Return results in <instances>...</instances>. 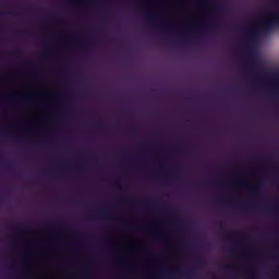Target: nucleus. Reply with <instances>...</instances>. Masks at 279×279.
I'll use <instances>...</instances> for the list:
<instances>
[{
	"mask_svg": "<svg viewBox=\"0 0 279 279\" xmlns=\"http://www.w3.org/2000/svg\"><path fill=\"white\" fill-rule=\"evenodd\" d=\"M279 27V12L270 15L265 22L253 24L248 27L246 48L248 56H252L254 51V46L258 40H260L262 36H268V34H272L274 29Z\"/></svg>",
	"mask_w": 279,
	"mask_h": 279,
	"instance_id": "obj_1",
	"label": "nucleus"
},
{
	"mask_svg": "<svg viewBox=\"0 0 279 279\" xmlns=\"http://www.w3.org/2000/svg\"><path fill=\"white\" fill-rule=\"evenodd\" d=\"M184 278H195L197 276V270L195 268H191L189 270H186L183 274Z\"/></svg>",
	"mask_w": 279,
	"mask_h": 279,
	"instance_id": "obj_2",
	"label": "nucleus"
},
{
	"mask_svg": "<svg viewBox=\"0 0 279 279\" xmlns=\"http://www.w3.org/2000/svg\"><path fill=\"white\" fill-rule=\"evenodd\" d=\"M222 11H223L222 4H216L211 10V14H221Z\"/></svg>",
	"mask_w": 279,
	"mask_h": 279,
	"instance_id": "obj_3",
	"label": "nucleus"
},
{
	"mask_svg": "<svg viewBox=\"0 0 279 279\" xmlns=\"http://www.w3.org/2000/svg\"><path fill=\"white\" fill-rule=\"evenodd\" d=\"M11 229H13L14 232H25V226H23V225L13 226V227H11Z\"/></svg>",
	"mask_w": 279,
	"mask_h": 279,
	"instance_id": "obj_4",
	"label": "nucleus"
},
{
	"mask_svg": "<svg viewBox=\"0 0 279 279\" xmlns=\"http://www.w3.org/2000/svg\"><path fill=\"white\" fill-rule=\"evenodd\" d=\"M196 264L197 267H204V265H206V259H204V257H198Z\"/></svg>",
	"mask_w": 279,
	"mask_h": 279,
	"instance_id": "obj_5",
	"label": "nucleus"
},
{
	"mask_svg": "<svg viewBox=\"0 0 279 279\" xmlns=\"http://www.w3.org/2000/svg\"><path fill=\"white\" fill-rule=\"evenodd\" d=\"M207 27H209L210 29H219V25L215 22H210L209 24H207Z\"/></svg>",
	"mask_w": 279,
	"mask_h": 279,
	"instance_id": "obj_6",
	"label": "nucleus"
},
{
	"mask_svg": "<svg viewBox=\"0 0 279 279\" xmlns=\"http://www.w3.org/2000/svg\"><path fill=\"white\" fill-rule=\"evenodd\" d=\"M236 210H240L241 213H250L252 207H236Z\"/></svg>",
	"mask_w": 279,
	"mask_h": 279,
	"instance_id": "obj_7",
	"label": "nucleus"
},
{
	"mask_svg": "<svg viewBox=\"0 0 279 279\" xmlns=\"http://www.w3.org/2000/svg\"><path fill=\"white\" fill-rule=\"evenodd\" d=\"M146 23H155L154 15L147 14V15H146Z\"/></svg>",
	"mask_w": 279,
	"mask_h": 279,
	"instance_id": "obj_8",
	"label": "nucleus"
},
{
	"mask_svg": "<svg viewBox=\"0 0 279 279\" xmlns=\"http://www.w3.org/2000/svg\"><path fill=\"white\" fill-rule=\"evenodd\" d=\"M260 196V187H256L253 190V197H259Z\"/></svg>",
	"mask_w": 279,
	"mask_h": 279,
	"instance_id": "obj_9",
	"label": "nucleus"
},
{
	"mask_svg": "<svg viewBox=\"0 0 279 279\" xmlns=\"http://www.w3.org/2000/svg\"><path fill=\"white\" fill-rule=\"evenodd\" d=\"M12 56H14L15 58H21V50H15Z\"/></svg>",
	"mask_w": 279,
	"mask_h": 279,
	"instance_id": "obj_10",
	"label": "nucleus"
},
{
	"mask_svg": "<svg viewBox=\"0 0 279 279\" xmlns=\"http://www.w3.org/2000/svg\"><path fill=\"white\" fill-rule=\"evenodd\" d=\"M73 5H82V2H72Z\"/></svg>",
	"mask_w": 279,
	"mask_h": 279,
	"instance_id": "obj_11",
	"label": "nucleus"
},
{
	"mask_svg": "<svg viewBox=\"0 0 279 279\" xmlns=\"http://www.w3.org/2000/svg\"><path fill=\"white\" fill-rule=\"evenodd\" d=\"M114 186H117L118 189H121V185L119 184V182H116Z\"/></svg>",
	"mask_w": 279,
	"mask_h": 279,
	"instance_id": "obj_12",
	"label": "nucleus"
},
{
	"mask_svg": "<svg viewBox=\"0 0 279 279\" xmlns=\"http://www.w3.org/2000/svg\"><path fill=\"white\" fill-rule=\"evenodd\" d=\"M227 269H236V267H233V266H227Z\"/></svg>",
	"mask_w": 279,
	"mask_h": 279,
	"instance_id": "obj_13",
	"label": "nucleus"
},
{
	"mask_svg": "<svg viewBox=\"0 0 279 279\" xmlns=\"http://www.w3.org/2000/svg\"><path fill=\"white\" fill-rule=\"evenodd\" d=\"M160 236H162V234H160V233H157V234H156V238H157V239H160Z\"/></svg>",
	"mask_w": 279,
	"mask_h": 279,
	"instance_id": "obj_14",
	"label": "nucleus"
},
{
	"mask_svg": "<svg viewBox=\"0 0 279 279\" xmlns=\"http://www.w3.org/2000/svg\"><path fill=\"white\" fill-rule=\"evenodd\" d=\"M227 239H234V236H232V234L227 235Z\"/></svg>",
	"mask_w": 279,
	"mask_h": 279,
	"instance_id": "obj_15",
	"label": "nucleus"
},
{
	"mask_svg": "<svg viewBox=\"0 0 279 279\" xmlns=\"http://www.w3.org/2000/svg\"><path fill=\"white\" fill-rule=\"evenodd\" d=\"M259 210H264V211H267V207H264V208H259Z\"/></svg>",
	"mask_w": 279,
	"mask_h": 279,
	"instance_id": "obj_16",
	"label": "nucleus"
},
{
	"mask_svg": "<svg viewBox=\"0 0 279 279\" xmlns=\"http://www.w3.org/2000/svg\"><path fill=\"white\" fill-rule=\"evenodd\" d=\"M274 207L278 206V203L277 202H274L272 203Z\"/></svg>",
	"mask_w": 279,
	"mask_h": 279,
	"instance_id": "obj_17",
	"label": "nucleus"
},
{
	"mask_svg": "<svg viewBox=\"0 0 279 279\" xmlns=\"http://www.w3.org/2000/svg\"><path fill=\"white\" fill-rule=\"evenodd\" d=\"M231 254H232V255H235V254H236V251H232Z\"/></svg>",
	"mask_w": 279,
	"mask_h": 279,
	"instance_id": "obj_18",
	"label": "nucleus"
},
{
	"mask_svg": "<svg viewBox=\"0 0 279 279\" xmlns=\"http://www.w3.org/2000/svg\"><path fill=\"white\" fill-rule=\"evenodd\" d=\"M264 256H269V253H263Z\"/></svg>",
	"mask_w": 279,
	"mask_h": 279,
	"instance_id": "obj_19",
	"label": "nucleus"
},
{
	"mask_svg": "<svg viewBox=\"0 0 279 279\" xmlns=\"http://www.w3.org/2000/svg\"><path fill=\"white\" fill-rule=\"evenodd\" d=\"M131 134H134V130H131Z\"/></svg>",
	"mask_w": 279,
	"mask_h": 279,
	"instance_id": "obj_20",
	"label": "nucleus"
},
{
	"mask_svg": "<svg viewBox=\"0 0 279 279\" xmlns=\"http://www.w3.org/2000/svg\"><path fill=\"white\" fill-rule=\"evenodd\" d=\"M15 278H21V276L16 275Z\"/></svg>",
	"mask_w": 279,
	"mask_h": 279,
	"instance_id": "obj_21",
	"label": "nucleus"
},
{
	"mask_svg": "<svg viewBox=\"0 0 279 279\" xmlns=\"http://www.w3.org/2000/svg\"><path fill=\"white\" fill-rule=\"evenodd\" d=\"M271 98H274V95H270Z\"/></svg>",
	"mask_w": 279,
	"mask_h": 279,
	"instance_id": "obj_22",
	"label": "nucleus"
}]
</instances>
